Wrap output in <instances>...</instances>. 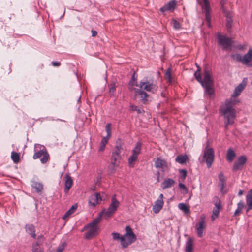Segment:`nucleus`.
I'll list each match as a JSON object with an SVG mask.
<instances>
[{
  "label": "nucleus",
  "mask_w": 252,
  "mask_h": 252,
  "mask_svg": "<svg viewBox=\"0 0 252 252\" xmlns=\"http://www.w3.org/2000/svg\"><path fill=\"white\" fill-rule=\"evenodd\" d=\"M195 64L197 67V70L194 74V76L197 81L203 87L205 94L207 95V98L212 99L214 96L215 90L214 89V81L212 77L211 69L208 65H206L204 67V78L202 79L200 73L201 69L197 63Z\"/></svg>",
  "instance_id": "f257e3e1"
},
{
  "label": "nucleus",
  "mask_w": 252,
  "mask_h": 252,
  "mask_svg": "<svg viewBox=\"0 0 252 252\" xmlns=\"http://www.w3.org/2000/svg\"><path fill=\"white\" fill-rule=\"evenodd\" d=\"M102 217V213H99L97 217L94 219L91 222L86 224L84 226V230L90 229V230L85 234V237L86 239H90L97 234L99 228L97 226V225L100 222Z\"/></svg>",
  "instance_id": "f03ea898"
},
{
  "label": "nucleus",
  "mask_w": 252,
  "mask_h": 252,
  "mask_svg": "<svg viewBox=\"0 0 252 252\" xmlns=\"http://www.w3.org/2000/svg\"><path fill=\"white\" fill-rule=\"evenodd\" d=\"M209 142L207 141V145L203 150V158L208 168H210L214 161L215 153L214 149L209 147Z\"/></svg>",
  "instance_id": "7ed1b4c3"
},
{
  "label": "nucleus",
  "mask_w": 252,
  "mask_h": 252,
  "mask_svg": "<svg viewBox=\"0 0 252 252\" xmlns=\"http://www.w3.org/2000/svg\"><path fill=\"white\" fill-rule=\"evenodd\" d=\"M135 85L139 88V89H143L147 91L151 92L152 93H155L158 88V86L154 84L152 81L143 80L139 84H136Z\"/></svg>",
  "instance_id": "20e7f679"
},
{
  "label": "nucleus",
  "mask_w": 252,
  "mask_h": 252,
  "mask_svg": "<svg viewBox=\"0 0 252 252\" xmlns=\"http://www.w3.org/2000/svg\"><path fill=\"white\" fill-rule=\"evenodd\" d=\"M119 205V202L116 198V195H114L111 199V203L109 205L108 209L107 210L103 209L100 213H102V216L104 215L107 217H109L115 212Z\"/></svg>",
  "instance_id": "39448f33"
},
{
  "label": "nucleus",
  "mask_w": 252,
  "mask_h": 252,
  "mask_svg": "<svg viewBox=\"0 0 252 252\" xmlns=\"http://www.w3.org/2000/svg\"><path fill=\"white\" fill-rule=\"evenodd\" d=\"M220 113L223 116L224 118L228 121V123H234L236 118V111L235 109H220Z\"/></svg>",
  "instance_id": "423d86ee"
},
{
  "label": "nucleus",
  "mask_w": 252,
  "mask_h": 252,
  "mask_svg": "<svg viewBox=\"0 0 252 252\" xmlns=\"http://www.w3.org/2000/svg\"><path fill=\"white\" fill-rule=\"evenodd\" d=\"M217 39L219 45L221 46L224 50H226L230 47L233 43L231 38L220 34L217 35Z\"/></svg>",
  "instance_id": "0eeeda50"
},
{
  "label": "nucleus",
  "mask_w": 252,
  "mask_h": 252,
  "mask_svg": "<svg viewBox=\"0 0 252 252\" xmlns=\"http://www.w3.org/2000/svg\"><path fill=\"white\" fill-rule=\"evenodd\" d=\"M153 161L155 163V166L157 168H161L162 172L167 171L170 168V163H168L166 160L160 157L155 158Z\"/></svg>",
  "instance_id": "6e6552de"
},
{
  "label": "nucleus",
  "mask_w": 252,
  "mask_h": 252,
  "mask_svg": "<svg viewBox=\"0 0 252 252\" xmlns=\"http://www.w3.org/2000/svg\"><path fill=\"white\" fill-rule=\"evenodd\" d=\"M120 153L112 151L111 157V164L110 170L111 173H114L116 168L119 166V160L121 159Z\"/></svg>",
  "instance_id": "1a4fd4ad"
},
{
  "label": "nucleus",
  "mask_w": 252,
  "mask_h": 252,
  "mask_svg": "<svg viewBox=\"0 0 252 252\" xmlns=\"http://www.w3.org/2000/svg\"><path fill=\"white\" fill-rule=\"evenodd\" d=\"M247 161V158L245 156H241L238 158L233 164L232 170L234 172L237 170H242Z\"/></svg>",
  "instance_id": "9d476101"
},
{
  "label": "nucleus",
  "mask_w": 252,
  "mask_h": 252,
  "mask_svg": "<svg viewBox=\"0 0 252 252\" xmlns=\"http://www.w3.org/2000/svg\"><path fill=\"white\" fill-rule=\"evenodd\" d=\"M42 156L43 157L40 159V161L43 164L46 163L49 158V156L44 147L43 149L35 152L33 155V158L36 159L40 158Z\"/></svg>",
  "instance_id": "9b49d317"
},
{
  "label": "nucleus",
  "mask_w": 252,
  "mask_h": 252,
  "mask_svg": "<svg viewBox=\"0 0 252 252\" xmlns=\"http://www.w3.org/2000/svg\"><path fill=\"white\" fill-rule=\"evenodd\" d=\"M163 198V195L160 194L158 198L155 201V204L153 207V211L155 213H158L162 208L164 204Z\"/></svg>",
  "instance_id": "f8f14e48"
},
{
  "label": "nucleus",
  "mask_w": 252,
  "mask_h": 252,
  "mask_svg": "<svg viewBox=\"0 0 252 252\" xmlns=\"http://www.w3.org/2000/svg\"><path fill=\"white\" fill-rule=\"evenodd\" d=\"M216 202L215 203V207L213 210V214L211 216L212 220H214L218 217L220 211L222 209V205L220 200L217 197H215Z\"/></svg>",
  "instance_id": "ddd939ff"
},
{
  "label": "nucleus",
  "mask_w": 252,
  "mask_h": 252,
  "mask_svg": "<svg viewBox=\"0 0 252 252\" xmlns=\"http://www.w3.org/2000/svg\"><path fill=\"white\" fill-rule=\"evenodd\" d=\"M102 198L100 196V193H95L90 197L89 204L90 206L94 208L97 204H99Z\"/></svg>",
  "instance_id": "4468645a"
},
{
  "label": "nucleus",
  "mask_w": 252,
  "mask_h": 252,
  "mask_svg": "<svg viewBox=\"0 0 252 252\" xmlns=\"http://www.w3.org/2000/svg\"><path fill=\"white\" fill-rule=\"evenodd\" d=\"M136 94L140 96V101L143 104H146L148 101L149 95L141 89L134 88Z\"/></svg>",
  "instance_id": "2eb2a0df"
},
{
  "label": "nucleus",
  "mask_w": 252,
  "mask_h": 252,
  "mask_svg": "<svg viewBox=\"0 0 252 252\" xmlns=\"http://www.w3.org/2000/svg\"><path fill=\"white\" fill-rule=\"evenodd\" d=\"M205 227V222L204 217H201L199 221L198 224H196V228L197 230V235L199 237L203 236V230Z\"/></svg>",
  "instance_id": "dca6fc26"
},
{
  "label": "nucleus",
  "mask_w": 252,
  "mask_h": 252,
  "mask_svg": "<svg viewBox=\"0 0 252 252\" xmlns=\"http://www.w3.org/2000/svg\"><path fill=\"white\" fill-rule=\"evenodd\" d=\"M137 239L136 237H135V239H131L129 236L124 237V235L122 237V247L123 248H127L128 246L131 245L132 243L136 241Z\"/></svg>",
  "instance_id": "f3484780"
},
{
  "label": "nucleus",
  "mask_w": 252,
  "mask_h": 252,
  "mask_svg": "<svg viewBox=\"0 0 252 252\" xmlns=\"http://www.w3.org/2000/svg\"><path fill=\"white\" fill-rule=\"evenodd\" d=\"M176 6V2L174 0L170 1L163 7L160 8V11L162 13H164L167 11H173Z\"/></svg>",
  "instance_id": "a211bd4d"
},
{
  "label": "nucleus",
  "mask_w": 252,
  "mask_h": 252,
  "mask_svg": "<svg viewBox=\"0 0 252 252\" xmlns=\"http://www.w3.org/2000/svg\"><path fill=\"white\" fill-rule=\"evenodd\" d=\"M246 86V83L244 82V81L237 86L231 95V97H236L239 96L242 91L245 89Z\"/></svg>",
  "instance_id": "6ab92c4d"
},
{
  "label": "nucleus",
  "mask_w": 252,
  "mask_h": 252,
  "mask_svg": "<svg viewBox=\"0 0 252 252\" xmlns=\"http://www.w3.org/2000/svg\"><path fill=\"white\" fill-rule=\"evenodd\" d=\"M65 187H64V192L67 193L73 184V180L71 177L68 174H66L65 175Z\"/></svg>",
  "instance_id": "aec40b11"
},
{
  "label": "nucleus",
  "mask_w": 252,
  "mask_h": 252,
  "mask_svg": "<svg viewBox=\"0 0 252 252\" xmlns=\"http://www.w3.org/2000/svg\"><path fill=\"white\" fill-rule=\"evenodd\" d=\"M252 61V49L249 50L247 54L242 57V63L248 65L249 63Z\"/></svg>",
  "instance_id": "412c9836"
},
{
  "label": "nucleus",
  "mask_w": 252,
  "mask_h": 252,
  "mask_svg": "<svg viewBox=\"0 0 252 252\" xmlns=\"http://www.w3.org/2000/svg\"><path fill=\"white\" fill-rule=\"evenodd\" d=\"M223 12L226 18V27L228 30L232 27V23L233 22L232 16L230 12L227 11L226 10H223Z\"/></svg>",
  "instance_id": "4be33fe9"
},
{
  "label": "nucleus",
  "mask_w": 252,
  "mask_h": 252,
  "mask_svg": "<svg viewBox=\"0 0 252 252\" xmlns=\"http://www.w3.org/2000/svg\"><path fill=\"white\" fill-rule=\"evenodd\" d=\"M202 8L204 10V12L205 14V19L208 23L209 27L211 26V14H210V5L205 6H202Z\"/></svg>",
  "instance_id": "5701e85b"
},
{
  "label": "nucleus",
  "mask_w": 252,
  "mask_h": 252,
  "mask_svg": "<svg viewBox=\"0 0 252 252\" xmlns=\"http://www.w3.org/2000/svg\"><path fill=\"white\" fill-rule=\"evenodd\" d=\"M175 181L171 178H167L165 179L161 184L162 189H165L172 187L175 184Z\"/></svg>",
  "instance_id": "b1692460"
},
{
  "label": "nucleus",
  "mask_w": 252,
  "mask_h": 252,
  "mask_svg": "<svg viewBox=\"0 0 252 252\" xmlns=\"http://www.w3.org/2000/svg\"><path fill=\"white\" fill-rule=\"evenodd\" d=\"M193 239L189 237L187 240L185 246L186 252H193Z\"/></svg>",
  "instance_id": "393cba45"
},
{
  "label": "nucleus",
  "mask_w": 252,
  "mask_h": 252,
  "mask_svg": "<svg viewBox=\"0 0 252 252\" xmlns=\"http://www.w3.org/2000/svg\"><path fill=\"white\" fill-rule=\"evenodd\" d=\"M246 202L248 207L247 212L252 209V189H250L246 196Z\"/></svg>",
  "instance_id": "a878e982"
},
{
  "label": "nucleus",
  "mask_w": 252,
  "mask_h": 252,
  "mask_svg": "<svg viewBox=\"0 0 252 252\" xmlns=\"http://www.w3.org/2000/svg\"><path fill=\"white\" fill-rule=\"evenodd\" d=\"M188 159L189 158L187 155H179L176 157L175 161L180 164H184L186 162Z\"/></svg>",
  "instance_id": "bb28decb"
},
{
  "label": "nucleus",
  "mask_w": 252,
  "mask_h": 252,
  "mask_svg": "<svg viewBox=\"0 0 252 252\" xmlns=\"http://www.w3.org/2000/svg\"><path fill=\"white\" fill-rule=\"evenodd\" d=\"M26 230L30 235H31L33 238H36V234L35 232V227L33 225L30 224L26 225Z\"/></svg>",
  "instance_id": "cd10ccee"
},
{
  "label": "nucleus",
  "mask_w": 252,
  "mask_h": 252,
  "mask_svg": "<svg viewBox=\"0 0 252 252\" xmlns=\"http://www.w3.org/2000/svg\"><path fill=\"white\" fill-rule=\"evenodd\" d=\"M236 156V154L234 151L231 148H229L227 150V155H226V159L228 161L231 162H232L234 158Z\"/></svg>",
  "instance_id": "c85d7f7f"
},
{
  "label": "nucleus",
  "mask_w": 252,
  "mask_h": 252,
  "mask_svg": "<svg viewBox=\"0 0 252 252\" xmlns=\"http://www.w3.org/2000/svg\"><path fill=\"white\" fill-rule=\"evenodd\" d=\"M126 233L124 234V237L129 236L131 239H135V237H136V235L133 233L132 229L130 226L128 225L125 227Z\"/></svg>",
  "instance_id": "c756f323"
},
{
  "label": "nucleus",
  "mask_w": 252,
  "mask_h": 252,
  "mask_svg": "<svg viewBox=\"0 0 252 252\" xmlns=\"http://www.w3.org/2000/svg\"><path fill=\"white\" fill-rule=\"evenodd\" d=\"M123 142L120 138H118L116 141V145L113 151L121 153L123 149Z\"/></svg>",
  "instance_id": "7c9ffc66"
},
{
  "label": "nucleus",
  "mask_w": 252,
  "mask_h": 252,
  "mask_svg": "<svg viewBox=\"0 0 252 252\" xmlns=\"http://www.w3.org/2000/svg\"><path fill=\"white\" fill-rule=\"evenodd\" d=\"M235 105L234 102L231 99H226L225 101V106L221 107L220 109H226L228 108L229 109H235L233 106Z\"/></svg>",
  "instance_id": "2f4dec72"
},
{
  "label": "nucleus",
  "mask_w": 252,
  "mask_h": 252,
  "mask_svg": "<svg viewBox=\"0 0 252 252\" xmlns=\"http://www.w3.org/2000/svg\"><path fill=\"white\" fill-rule=\"evenodd\" d=\"M117 86V82L115 81L112 82L110 84V85H109V94L111 96L114 95L116 88Z\"/></svg>",
  "instance_id": "473e14b6"
},
{
  "label": "nucleus",
  "mask_w": 252,
  "mask_h": 252,
  "mask_svg": "<svg viewBox=\"0 0 252 252\" xmlns=\"http://www.w3.org/2000/svg\"><path fill=\"white\" fill-rule=\"evenodd\" d=\"M219 181L220 183L221 189L222 190L225 186L226 180L224 174L222 172H220L218 176Z\"/></svg>",
  "instance_id": "72a5a7b5"
},
{
  "label": "nucleus",
  "mask_w": 252,
  "mask_h": 252,
  "mask_svg": "<svg viewBox=\"0 0 252 252\" xmlns=\"http://www.w3.org/2000/svg\"><path fill=\"white\" fill-rule=\"evenodd\" d=\"M141 143L140 142H137L136 145H135L134 148L133 149L132 151V154L137 156L140 154L141 151Z\"/></svg>",
  "instance_id": "f704fd0d"
},
{
  "label": "nucleus",
  "mask_w": 252,
  "mask_h": 252,
  "mask_svg": "<svg viewBox=\"0 0 252 252\" xmlns=\"http://www.w3.org/2000/svg\"><path fill=\"white\" fill-rule=\"evenodd\" d=\"M109 139L110 138H107L106 137H104L102 139L100 143V146L99 149V151H103L104 150L105 146L108 143Z\"/></svg>",
  "instance_id": "c9c22d12"
},
{
  "label": "nucleus",
  "mask_w": 252,
  "mask_h": 252,
  "mask_svg": "<svg viewBox=\"0 0 252 252\" xmlns=\"http://www.w3.org/2000/svg\"><path fill=\"white\" fill-rule=\"evenodd\" d=\"M178 207L180 210H182L186 214H188L189 213V207L185 203H179L178 205Z\"/></svg>",
  "instance_id": "e433bc0d"
},
{
  "label": "nucleus",
  "mask_w": 252,
  "mask_h": 252,
  "mask_svg": "<svg viewBox=\"0 0 252 252\" xmlns=\"http://www.w3.org/2000/svg\"><path fill=\"white\" fill-rule=\"evenodd\" d=\"M245 205L243 202L240 201L237 204V208L234 213L235 216H238L241 212L242 209L244 207Z\"/></svg>",
  "instance_id": "4c0bfd02"
},
{
  "label": "nucleus",
  "mask_w": 252,
  "mask_h": 252,
  "mask_svg": "<svg viewBox=\"0 0 252 252\" xmlns=\"http://www.w3.org/2000/svg\"><path fill=\"white\" fill-rule=\"evenodd\" d=\"M32 187L36 189V192H40L43 189V185L38 182H34L32 185Z\"/></svg>",
  "instance_id": "58836bf2"
},
{
  "label": "nucleus",
  "mask_w": 252,
  "mask_h": 252,
  "mask_svg": "<svg viewBox=\"0 0 252 252\" xmlns=\"http://www.w3.org/2000/svg\"><path fill=\"white\" fill-rule=\"evenodd\" d=\"M32 252H41L40 243L38 242L33 243L32 246Z\"/></svg>",
  "instance_id": "ea45409f"
},
{
  "label": "nucleus",
  "mask_w": 252,
  "mask_h": 252,
  "mask_svg": "<svg viewBox=\"0 0 252 252\" xmlns=\"http://www.w3.org/2000/svg\"><path fill=\"white\" fill-rule=\"evenodd\" d=\"M11 157L15 163H17L19 161L20 156L19 153L13 151L11 153Z\"/></svg>",
  "instance_id": "a19ab883"
},
{
  "label": "nucleus",
  "mask_w": 252,
  "mask_h": 252,
  "mask_svg": "<svg viewBox=\"0 0 252 252\" xmlns=\"http://www.w3.org/2000/svg\"><path fill=\"white\" fill-rule=\"evenodd\" d=\"M138 157L137 156L132 155L129 157L128 158V163L130 167L134 166V162L137 160Z\"/></svg>",
  "instance_id": "79ce46f5"
},
{
  "label": "nucleus",
  "mask_w": 252,
  "mask_h": 252,
  "mask_svg": "<svg viewBox=\"0 0 252 252\" xmlns=\"http://www.w3.org/2000/svg\"><path fill=\"white\" fill-rule=\"evenodd\" d=\"M111 124L110 123H108L105 126V130L107 132L106 137L110 138L111 135Z\"/></svg>",
  "instance_id": "37998d69"
},
{
  "label": "nucleus",
  "mask_w": 252,
  "mask_h": 252,
  "mask_svg": "<svg viewBox=\"0 0 252 252\" xmlns=\"http://www.w3.org/2000/svg\"><path fill=\"white\" fill-rule=\"evenodd\" d=\"M231 57L234 60L242 63V57L239 54H232Z\"/></svg>",
  "instance_id": "c03bdc74"
},
{
  "label": "nucleus",
  "mask_w": 252,
  "mask_h": 252,
  "mask_svg": "<svg viewBox=\"0 0 252 252\" xmlns=\"http://www.w3.org/2000/svg\"><path fill=\"white\" fill-rule=\"evenodd\" d=\"M179 172L181 174V176L180 177L181 179L182 180V181H184L187 177V170L186 169H179Z\"/></svg>",
  "instance_id": "a18cd8bd"
},
{
  "label": "nucleus",
  "mask_w": 252,
  "mask_h": 252,
  "mask_svg": "<svg viewBox=\"0 0 252 252\" xmlns=\"http://www.w3.org/2000/svg\"><path fill=\"white\" fill-rule=\"evenodd\" d=\"M112 235L113 236V239L115 240H120L121 241V244L122 245V236H121L119 233L117 232H113L112 233Z\"/></svg>",
  "instance_id": "49530a36"
},
{
  "label": "nucleus",
  "mask_w": 252,
  "mask_h": 252,
  "mask_svg": "<svg viewBox=\"0 0 252 252\" xmlns=\"http://www.w3.org/2000/svg\"><path fill=\"white\" fill-rule=\"evenodd\" d=\"M67 246V243L63 242L61 245H59L56 251V252H63L65 247Z\"/></svg>",
  "instance_id": "de8ad7c7"
},
{
  "label": "nucleus",
  "mask_w": 252,
  "mask_h": 252,
  "mask_svg": "<svg viewBox=\"0 0 252 252\" xmlns=\"http://www.w3.org/2000/svg\"><path fill=\"white\" fill-rule=\"evenodd\" d=\"M67 246V243L63 242L61 245H59L56 251V252H63L65 247Z\"/></svg>",
  "instance_id": "09e8293b"
},
{
  "label": "nucleus",
  "mask_w": 252,
  "mask_h": 252,
  "mask_svg": "<svg viewBox=\"0 0 252 252\" xmlns=\"http://www.w3.org/2000/svg\"><path fill=\"white\" fill-rule=\"evenodd\" d=\"M172 24L175 29L179 30L181 29V24L176 20L173 19L172 20Z\"/></svg>",
  "instance_id": "8fccbe9b"
},
{
  "label": "nucleus",
  "mask_w": 252,
  "mask_h": 252,
  "mask_svg": "<svg viewBox=\"0 0 252 252\" xmlns=\"http://www.w3.org/2000/svg\"><path fill=\"white\" fill-rule=\"evenodd\" d=\"M179 188L184 190V191H185V193H187L188 192V188L186 187V186L183 183H179Z\"/></svg>",
  "instance_id": "3c124183"
},
{
  "label": "nucleus",
  "mask_w": 252,
  "mask_h": 252,
  "mask_svg": "<svg viewBox=\"0 0 252 252\" xmlns=\"http://www.w3.org/2000/svg\"><path fill=\"white\" fill-rule=\"evenodd\" d=\"M130 107L132 110L136 111L138 114H140L141 113V111L138 108L137 106L130 104Z\"/></svg>",
  "instance_id": "603ef678"
},
{
  "label": "nucleus",
  "mask_w": 252,
  "mask_h": 252,
  "mask_svg": "<svg viewBox=\"0 0 252 252\" xmlns=\"http://www.w3.org/2000/svg\"><path fill=\"white\" fill-rule=\"evenodd\" d=\"M135 72H134V73L133 74L132 77H131V80L129 82V85H131V86H133L134 85H135V84H134V82L135 81Z\"/></svg>",
  "instance_id": "864d4df0"
},
{
  "label": "nucleus",
  "mask_w": 252,
  "mask_h": 252,
  "mask_svg": "<svg viewBox=\"0 0 252 252\" xmlns=\"http://www.w3.org/2000/svg\"><path fill=\"white\" fill-rule=\"evenodd\" d=\"M78 207L77 204H74L72 206V207L69 209V210L72 212V213H73L77 209Z\"/></svg>",
  "instance_id": "5fc2aeb1"
},
{
  "label": "nucleus",
  "mask_w": 252,
  "mask_h": 252,
  "mask_svg": "<svg viewBox=\"0 0 252 252\" xmlns=\"http://www.w3.org/2000/svg\"><path fill=\"white\" fill-rule=\"evenodd\" d=\"M72 213L69 210L65 213V214L63 216V219L65 220Z\"/></svg>",
  "instance_id": "6e6d98bb"
},
{
  "label": "nucleus",
  "mask_w": 252,
  "mask_h": 252,
  "mask_svg": "<svg viewBox=\"0 0 252 252\" xmlns=\"http://www.w3.org/2000/svg\"><path fill=\"white\" fill-rule=\"evenodd\" d=\"M72 213L69 210L65 213V214L63 216V219L65 220Z\"/></svg>",
  "instance_id": "4d7b16f0"
},
{
  "label": "nucleus",
  "mask_w": 252,
  "mask_h": 252,
  "mask_svg": "<svg viewBox=\"0 0 252 252\" xmlns=\"http://www.w3.org/2000/svg\"><path fill=\"white\" fill-rule=\"evenodd\" d=\"M72 213L69 210L65 213V214L63 216V219L65 220Z\"/></svg>",
  "instance_id": "13d9d810"
},
{
  "label": "nucleus",
  "mask_w": 252,
  "mask_h": 252,
  "mask_svg": "<svg viewBox=\"0 0 252 252\" xmlns=\"http://www.w3.org/2000/svg\"><path fill=\"white\" fill-rule=\"evenodd\" d=\"M43 236L41 235L38 237V242L40 243V245L42 243L43 241Z\"/></svg>",
  "instance_id": "bf43d9fd"
},
{
  "label": "nucleus",
  "mask_w": 252,
  "mask_h": 252,
  "mask_svg": "<svg viewBox=\"0 0 252 252\" xmlns=\"http://www.w3.org/2000/svg\"><path fill=\"white\" fill-rule=\"evenodd\" d=\"M52 64L54 66H59L61 65V63L59 62H56V61H53L52 62Z\"/></svg>",
  "instance_id": "052dcab7"
},
{
  "label": "nucleus",
  "mask_w": 252,
  "mask_h": 252,
  "mask_svg": "<svg viewBox=\"0 0 252 252\" xmlns=\"http://www.w3.org/2000/svg\"><path fill=\"white\" fill-rule=\"evenodd\" d=\"M166 76L169 79H171V74L170 71V69H168L166 72Z\"/></svg>",
  "instance_id": "680f3d73"
},
{
  "label": "nucleus",
  "mask_w": 252,
  "mask_h": 252,
  "mask_svg": "<svg viewBox=\"0 0 252 252\" xmlns=\"http://www.w3.org/2000/svg\"><path fill=\"white\" fill-rule=\"evenodd\" d=\"M225 126H224V128H225V129L226 130H227L228 129V125H232L233 123H228V121H225Z\"/></svg>",
  "instance_id": "e2e57ef3"
},
{
  "label": "nucleus",
  "mask_w": 252,
  "mask_h": 252,
  "mask_svg": "<svg viewBox=\"0 0 252 252\" xmlns=\"http://www.w3.org/2000/svg\"><path fill=\"white\" fill-rule=\"evenodd\" d=\"M203 4L202 5V7L210 5V3L208 0H203Z\"/></svg>",
  "instance_id": "0e129e2a"
},
{
  "label": "nucleus",
  "mask_w": 252,
  "mask_h": 252,
  "mask_svg": "<svg viewBox=\"0 0 252 252\" xmlns=\"http://www.w3.org/2000/svg\"><path fill=\"white\" fill-rule=\"evenodd\" d=\"M157 176V182H160V173L159 172H158V173L156 174Z\"/></svg>",
  "instance_id": "69168bd1"
},
{
  "label": "nucleus",
  "mask_w": 252,
  "mask_h": 252,
  "mask_svg": "<svg viewBox=\"0 0 252 252\" xmlns=\"http://www.w3.org/2000/svg\"><path fill=\"white\" fill-rule=\"evenodd\" d=\"M91 32H92V36L93 37H95V36H96V35L97 34V31L92 30L91 31Z\"/></svg>",
  "instance_id": "338daca9"
},
{
  "label": "nucleus",
  "mask_w": 252,
  "mask_h": 252,
  "mask_svg": "<svg viewBox=\"0 0 252 252\" xmlns=\"http://www.w3.org/2000/svg\"><path fill=\"white\" fill-rule=\"evenodd\" d=\"M224 2L223 1V0H221V7H222L223 10H225L224 8Z\"/></svg>",
  "instance_id": "774afa93"
}]
</instances>
